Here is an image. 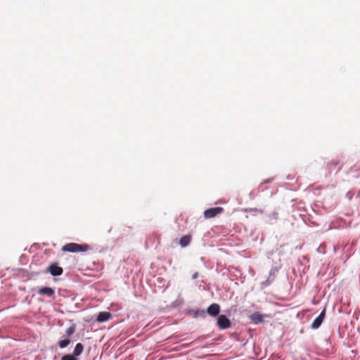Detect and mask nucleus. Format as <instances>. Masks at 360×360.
I'll return each instance as SVG.
<instances>
[{"instance_id": "39448f33", "label": "nucleus", "mask_w": 360, "mask_h": 360, "mask_svg": "<svg viewBox=\"0 0 360 360\" xmlns=\"http://www.w3.org/2000/svg\"><path fill=\"white\" fill-rule=\"evenodd\" d=\"M326 316V309H324L318 317L315 319V320L312 322L311 325V328L315 330L319 328L322 324Z\"/></svg>"}, {"instance_id": "ddd939ff", "label": "nucleus", "mask_w": 360, "mask_h": 360, "mask_svg": "<svg viewBox=\"0 0 360 360\" xmlns=\"http://www.w3.org/2000/svg\"><path fill=\"white\" fill-rule=\"evenodd\" d=\"M61 360H77V358L72 354H65L62 356Z\"/></svg>"}, {"instance_id": "2eb2a0df", "label": "nucleus", "mask_w": 360, "mask_h": 360, "mask_svg": "<svg viewBox=\"0 0 360 360\" xmlns=\"http://www.w3.org/2000/svg\"><path fill=\"white\" fill-rule=\"evenodd\" d=\"M250 211H256V212H259V213H262V210H258L257 208H255V209H250Z\"/></svg>"}, {"instance_id": "f03ea898", "label": "nucleus", "mask_w": 360, "mask_h": 360, "mask_svg": "<svg viewBox=\"0 0 360 360\" xmlns=\"http://www.w3.org/2000/svg\"><path fill=\"white\" fill-rule=\"evenodd\" d=\"M224 212V208L221 207H212L206 210L204 212V217L206 219H210L221 214Z\"/></svg>"}, {"instance_id": "6e6552de", "label": "nucleus", "mask_w": 360, "mask_h": 360, "mask_svg": "<svg viewBox=\"0 0 360 360\" xmlns=\"http://www.w3.org/2000/svg\"><path fill=\"white\" fill-rule=\"evenodd\" d=\"M111 317V314L108 311H102L100 312L97 316L96 321L98 322L102 323L109 320Z\"/></svg>"}, {"instance_id": "9d476101", "label": "nucleus", "mask_w": 360, "mask_h": 360, "mask_svg": "<svg viewBox=\"0 0 360 360\" xmlns=\"http://www.w3.org/2000/svg\"><path fill=\"white\" fill-rule=\"evenodd\" d=\"M84 350V346L82 343H77L75 347L73 355L77 358L79 356Z\"/></svg>"}, {"instance_id": "423d86ee", "label": "nucleus", "mask_w": 360, "mask_h": 360, "mask_svg": "<svg viewBox=\"0 0 360 360\" xmlns=\"http://www.w3.org/2000/svg\"><path fill=\"white\" fill-rule=\"evenodd\" d=\"M207 313L212 316H217L220 312V306L217 303L212 304L207 309Z\"/></svg>"}, {"instance_id": "4468645a", "label": "nucleus", "mask_w": 360, "mask_h": 360, "mask_svg": "<svg viewBox=\"0 0 360 360\" xmlns=\"http://www.w3.org/2000/svg\"><path fill=\"white\" fill-rule=\"evenodd\" d=\"M75 331V328L74 326H70L68 328L65 332L67 336H71Z\"/></svg>"}, {"instance_id": "0eeeda50", "label": "nucleus", "mask_w": 360, "mask_h": 360, "mask_svg": "<svg viewBox=\"0 0 360 360\" xmlns=\"http://www.w3.org/2000/svg\"><path fill=\"white\" fill-rule=\"evenodd\" d=\"M38 293L39 295H46L48 297H51L54 295L55 290L53 288L50 287H44L39 290Z\"/></svg>"}, {"instance_id": "20e7f679", "label": "nucleus", "mask_w": 360, "mask_h": 360, "mask_svg": "<svg viewBox=\"0 0 360 360\" xmlns=\"http://www.w3.org/2000/svg\"><path fill=\"white\" fill-rule=\"evenodd\" d=\"M46 271L47 273H50L52 276H60L63 274V269L56 263H53L47 268Z\"/></svg>"}, {"instance_id": "1a4fd4ad", "label": "nucleus", "mask_w": 360, "mask_h": 360, "mask_svg": "<svg viewBox=\"0 0 360 360\" xmlns=\"http://www.w3.org/2000/svg\"><path fill=\"white\" fill-rule=\"evenodd\" d=\"M251 319L252 321H254L256 323H262L264 321L263 316L258 312H255V313L252 314L251 315Z\"/></svg>"}, {"instance_id": "f8f14e48", "label": "nucleus", "mask_w": 360, "mask_h": 360, "mask_svg": "<svg viewBox=\"0 0 360 360\" xmlns=\"http://www.w3.org/2000/svg\"><path fill=\"white\" fill-rule=\"evenodd\" d=\"M70 343V340L69 339H65L63 340H60L58 342V345L60 348H65L68 347Z\"/></svg>"}, {"instance_id": "7ed1b4c3", "label": "nucleus", "mask_w": 360, "mask_h": 360, "mask_svg": "<svg viewBox=\"0 0 360 360\" xmlns=\"http://www.w3.org/2000/svg\"><path fill=\"white\" fill-rule=\"evenodd\" d=\"M217 325L221 330L229 328L231 325V321L225 315H219L217 319Z\"/></svg>"}, {"instance_id": "dca6fc26", "label": "nucleus", "mask_w": 360, "mask_h": 360, "mask_svg": "<svg viewBox=\"0 0 360 360\" xmlns=\"http://www.w3.org/2000/svg\"><path fill=\"white\" fill-rule=\"evenodd\" d=\"M197 276H198V274L196 273V274H195L193 276V278H197Z\"/></svg>"}, {"instance_id": "9b49d317", "label": "nucleus", "mask_w": 360, "mask_h": 360, "mask_svg": "<svg viewBox=\"0 0 360 360\" xmlns=\"http://www.w3.org/2000/svg\"><path fill=\"white\" fill-rule=\"evenodd\" d=\"M191 236L188 235L183 236L179 241V244L181 247L184 248L187 246L191 242Z\"/></svg>"}, {"instance_id": "f257e3e1", "label": "nucleus", "mask_w": 360, "mask_h": 360, "mask_svg": "<svg viewBox=\"0 0 360 360\" xmlns=\"http://www.w3.org/2000/svg\"><path fill=\"white\" fill-rule=\"evenodd\" d=\"M89 249V246L86 244H77L75 243H67L62 248L63 251L70 252H86Z\"/></svg>"}]
</instances>
